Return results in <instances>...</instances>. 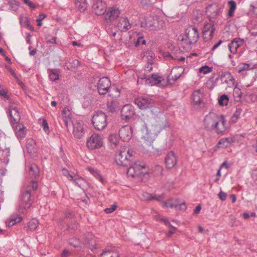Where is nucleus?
<instances>
[{"label": "nucleus", "instance_id": "f257e3e1", "mask_svg": "<svg viewBox=\"0 0 257 257\" xmlns=\"http://www.w3.org/2000/svg\"><path fill=\"white\" fill-rule=\"evenodd\" d=\"M204 123L207 129L214 131L218 134H224L227 131L228 127L222 115L210 112L205 116Z\"/></svg>", "mask_w": 257, "mask_h": 257}, {"label": "nucleus", "instance_id": "f03ea898", "mask_svg": "<svg viewBox=\"0 0 257 257\" xmlns=\"http://www.w3.org/2000/svg\"><path fill=\"white\" fill-rule=\"evenodd\" d=\"M38 188L37 182L31 181L23 190L21 196V202L18 207L19 212L25 213L26 209L30 207L33 203L32 194Z\"/></svg>", "mask_w": 257, "mask_h": 257}, {"label": "nucleus", "instance_id": "7ed1b4c3", "mask_svg": "<svg viewBox=\"0 0 257 257\" xmlns=\"http://www.w3.org/2000/svg\"><path fill=\"white\" fill-rule=\"evenodd\" d=\"M198 38L199 33L197 28L191 26L185 30L184 34L180 36L178 39L181 46L188 49L192 44L197 41Z\"/></svg>", "mask_w": 257, "mask_h": 257}, {"label": "nucleus", "instance_id": "20e7f679", "mask_svg": "<svg viewBox=\"0 0 257 257\" xmlns=\"http://www.w3.org/2000/svg\"><path fill=\"white\" fill-rule=\"evenodd\" d=\"M135 154L134 151L123 147L116 155L115 162L119 166H127L130 163V158L134 156Z\"/></svg>", "mask_w": 257, "mask_h": 257}, {"label": "nucleus", "instance_id": "39448f33", "mask_svg": "<svg viewBox=\"0 0 257 257\" xmlns=\"http://www.w3.org/2000/svg\"><path fill=\"white\" fill-rule=\"evenodd\" d=\"M148 174V171L146 170V166L144 163L140 162H136L130 166L127 171V174L133 178L136 177H141L142 176Z\"/></svg>", "mask_w": 257, "mask_h": 257}, {"label": "nucleus", "instance_id": "423d86ee", "mask_svg": "<svg viewBox=\"0 0 257 257\" xmlns=\"http://www.w3.org/2000/svg\"><path fill=\"white\" fill-rule=\"evenodd\" d=\"M92 122L94 128L98 131L103 130L107 125V116L101 111L96 112L92 118Z\"/></svg>", "mask_w": 257, "mask_h": 257}, {"label": "nucleus", "instance_id": "0eeeda50", "mask_svg": "<svg viewBox=\"0 0 257 257\" xmlns=\"http://www.w3.org/2000/svg\"><path fill=\"white\" fill-rule=\"evenodd\" d=\"M161 127L157 125L154 126L153 125L146 126L144 131V135L143 139L148 143H152L157 135L160 132Z\"/></svg>", "mask_w": 257, "mask_h": 257}, {"label": "nucleus", "instance_id": "6e6552de", "mask_svg": "<svg viewBox=\"0 0 257 257\" xmlns=\"http://www.w3.org/2000/svg\"><path fill=\"white\" fill-rule=\"evenodd\" d=\"M164 22L157 17L149 18L146 21V26L150 30H158L164 27Z\"/></svg>", "mask_w": 257, "mask_h": 257}, {"label": "nucleus", "instance_id": "1a4fd4ad", "mask_svg": "<svg viewBox=\"0 0 257 257\" xmlns=\"http://www.w3.org/2000/svg\"><path fill=\"white\" fill-rule=\"evenodd\" d=\"M214 31V25L212 22L205 24L202 30L203 37L205 41H208L213 38Z\"/></svg>", "mask_w": 257, "mask_h": 257}, {"label": "nucleus", "instance_id": "9d476101", "mask_svg": "<svg viewBox=\"0 0 257 257\" xmlns=\"http://www.w3.org/2000/svg\"><path fill=\"white\" fill-rule=\"evenodd\" d=\"M147 81L151 86L157 85L160 87H164L166 85L164 78L158 74H153L147 79Z\"/></svg>", "mask_w": 257, "mask_h": 257}, {"label": "nucleus", "instance_id": "9b49d317", "mask_svg": "<svg viewBox=\"0 0 257 257\" xmlns=\"http://www.w3.org/2000/svg\"><path fill=\"white\" fill-rule=\"evenodd\" d=\"M111 85L109 79L106 77L100 78L97 84V89L100 94H105Z\"/></svg>", "mask_w": 257, "mask_h": 257}, {"label": "nucleus", "instance_id": "f8f14e48", "mask_svg": "<svg viewBox=\"0 0 257 257\" xmlns=\"http://www.w3.org/2000/svg\"><path fill=\"white\" fill-rule=\"evenodd\" d=\"M219 78L221 83L226 84L228 87H231L234 85L235 79L233 75L229 72H222Z\"/></svg>", "mask_w": 257, "mask_h": 257}, {"label": "nucleus", "instance_id": "ddd939ff", "mask_svg": "<svg viewBox=\"0 0 257 257\" xmlns=\"http://www.w3.org/2000/svg\"><path fill=\"white\" fill-rule=\"evenodd\" d=\"M133 131L129 125H124L119 130V135L120 139L123 141L127 142L132 138Z\"/></svg>", "mask_w": 257, "mask_h": 257}, {"label": "nucleus", "instance_id": "4468645a", "mask_svg": "<svg viewBox=\"0 0 257 257\" xmlns=\"http://www.w3.org/2000/svg\"><path fill=\"white\" fill-rule=\"evenodd\" d=\"M153 103L152 99L148 97L141 96L135 100V103L142 109L149 108Z\"/></svg>", "mask_w": 257, "mask_h": 257}, {"label": "nucleus", "instance_id": "2eb2a0df", "mask_svg": "<svg viewBox=\"0 0 257 257\" xmlns=\"http://www.w3.org/2000/svg\"><path fill=\"white\" fill-rule=\"evenodd\" d=\"M106 4L101 0H96L92 6V9L97 15H102L106 12Z\"/></svg>", "mask_w": 257, "mask_h": 257}, {"label": "nucleus", "instance_id": "dca6fc26", "mask_svg": "<svg viewBox=\"0 0 257 257\" xmlns=\"http://www.w3.org/2000/svg\"><path fill=\"white\" fill-rule=\"evenodd\" d=\"M12 126L15 132V134L18 139H22L26 136L27 129L23 124L18 122Z\"/></svg>", "mask_w": 257, "mask_h": 257}, {"label": "nucleus", "instance_id": "f3484780", "mask_svg": "<svg viewBox=\"0 0 257 257\" xmlns=\"http://www.w3.org/2000/svg\"><path fill=\"white\" fill-rule=\"evenodd\" d=\"M184 72V69L182 67H177L173 68L170 73V75L168 77V82H170L172 80L175 81L178 80Z\"/></svg>", "mask_w": 257, "mask_h": 257}, {"label": "nucleus", "instance_id": "a211bd4d", "mask_svg": "<svg viewBox=\"0 0 257 257\" xmlns=\"http://www.w3.org/2000/svg\"><path fill=\"white\" fill-rule=\"evenodd\" d=\"M134 114V107L130 104H126L123 106L121 110V115L123 119L128 120L131 118Z\"/></svg>", "mask_w": 257, "mask_h": 257}, {"label": "nucleus", "instance_id": "6ab92c4d", "mask_svg": "<svg viewBox=\"0 0 257 257\" xmlns=\"http://www.w3.org/2000/svg\"><path fill=\"white\" fill-rule=\"evenodd\" d=\"M73 133L76 138H80L83 135L84 128L82 122L77 121L73 124Z\"/></svg>", "mask_w": 257, "mask_h": 257}, {"label": "nucleus", "instance_id": "aec40b11", "mask_svg": "<svg viewBox=\"0 0 257 257\" xmlns=\"http://www.w3.org/2000/svg\"><path fill=\"white\" fill-rule=\"evenodd\" d=\"M9 114L10 116V120L11 125L16 124L19 122L20 120V115L18 109L16 107H13L9 109Z\"/></svg>", "mask_w": 257, "mask_h": 257}, {"label": "nucleus", "instance_id": "412c9836", "mask_svg": "<svg viewBox=\"0 0 257 257\" xmlns=\"http://www.w3.org/2000/svg\"><path fill=\"white\" fill-rule=\"evenodd\" d=\"M165 163L167 168L169 169L176 165L177 160L174 152L171 151L167 154L165 158Z\"/></svg>", "mask_w": 257, "mask_h": 257}, {"label": "nucleus", "instance_id": "4be33fe9", "mask_svg": "<svg viewBox=\"0 0 257 257\" xmlns=\"http://www.w3.org/2000/svg\"><path fill=\"white\" fill-rule=\"evenodd\" d=\"M243 39L240 38L234 39L228 45L230 52L232 54H235L237 49L243 45Z\"/></svg>", "mask_w": 257, "mask_h": 257}, {"label": "nucleus", "instance_id": "5701e85b", "mask_svg": "<svg viewBox=\"0 0 257 257\" xmlns=\"http://www.w3.org/2000/svg\"><path fill=\"white\" fill-rule=\"evenodd\" d=\"M117 28L119 31L125 32L131 28V25L127 18H121L117 24Z\"/></svg>", "mask_w": 257, "mask_h": 257}, {"label": "nucleus", "instance_id": "b1692460", "mask_svg": "<svg viewBox=\"0 0 257 257\" xmlns=\"http://www.w3.org/2000/svg\"><path fill=\"white\" fill-rule=\"evenodd\" d=\"M119 10L115 7L109 8L105 15V19L110 21L115 20L119 15Z\"/></svg>", "mask_w": 257, "mask_h": 257}, {"label": "nucleus", "instance_id": "393cba45", "mask_svg": "<svg viewBox=\"0 0 257 257\" xmlns=\"http://www.w3.org/2000/svg\"><path fill=\"white\" fill-rule=\"evenodd\" d=\"M103 138L101 135L94 133L87 140V144L103 145Z\"/></svg>", "mask_w": 257, "mask_h": 257}, {"label": "nucleus", "instance_id": "a878e982", "mask_svg": "<svg viewBox=\"0 0 257 257\" xmlns=\"http://www.w3.org/2000/svg\"><path fill=\"white\" fill-rule=\"evenodd\" d=\"M203 98V92L200 89L195 90L192 93V100L194 105H198L201 103Z\"/></svg>", "mask_w": 257, "mask_h": 257}, {"label": "nucleus", "instance_id": "bb28decb", "mask_svg": "<svg viewBox=\"0 0 257 257\" xmlns=\"http://www.w3.org/2000/svg\"><path fill=\"white\" fill-rule=\"evenodd\" d=\"M100 257H120L119 252L115 250H105L100 254Z\"/></svg>", "mask_w": 257, "mask_h": 257}, {"label": "nucleus", "instance_id": "cd10ccee", "mask_svg": "<svg viewBox=\"0 0 257 257\" xmlns=\"http://www.w3.org/2000/svg\"><path fill=\"white\" fill-rule=\"evenodd\" d=\"M49 77L50 80L53 81H56L59 79L60 72L57 69H49L48 70Z\"/></svg>", "mask_w": 257, "mask_h": 257}, {"label": "nucleus", "instance_id": "c85d7f7f", "mask_svg": "<svg viewBox=\"0 0 257 257\" xmlns=\"http://www.w3.org/2000/svg\"><path fill=\"white\" fill-rule=\"evenodd\" d=\"M75 5L76 8L81 12L84 11L87 7L86 0H77Z\"/></svg>", "mask_w": 257, "mask_h": 257}, {"label": "nucleus", "instance_id": "c756f323", "mask_svg": "<svg viewBox=\"0 0 257 257\" xmlns=\"http://www.w3.org/2000/svg\"><path fill=\"white\" fill-rule=\"evenodd\" d=\"M228 5L229 8L228 16L229 17H232L234 15V11L236 9V3L234 1L231 0L228 2Z\"/></svg>", "mask_w": 257, "mask_h": 257}, {"label": "nucleus", "instance_id": "7c9ffc66", "mask_svg": "<svg viewBox=\"0 0 257 257\" xmlns=\"http://www.w3.org/2000/svg\"><path fill=\"white\" fill-rule=\"evenodd\" d=\"M62 118L65 122L67 123L68 120L70 119L71 112L68 108L65 107L62 111Z\"/></svg>", "mask_w": 257, "mask_h": 257}, {"label": "nucleus", "instance_id": "2f4dec72", "mask_svg": "<svg viewBox=\"0 0 257 257\" xmlns=\"http://www.w3.org/2000/svg\"><path fill=\"white\" fill-rule=\"evenodd\" d=\"M233 94L235 101H239L240 99L242 96V92L237 85L233 89Z\"/></svg>", "mask_w": 257, "mask_h": 257}, {"label": "nucleus", "instance_id": "473e14b6", "mask_svg": "<svg viewBox=\"0 0 257 257\" xmlns=\"http://www.w3.org/2000/svg\"><path fill=\"white\" fill-rule=\"evenodd\" d=\"M149 148L147 150L149 151V152L147 153L149 154L150 155H160L162 153V150L161 149H160L159 148H156L154 147V146H149Z\"/></svg>", "mask_w": 257, "mask_h": 257}, {"label": "nucleus", "instance_id": "72a5a7b5", "mask_svg": "<svg viewBox=\"0 0 257 257\" xmlns=\"http://www.w3.org/2000/svg\"><path fill=\"white\" fill-rule=\"evenodd\" d=\"M229 100V97L226 94H223L219 97L218 103L221 106H226L228 104Z\"/></svg>", "mask_w": 257, "mask_h": 257}, {"label": "nucleus", "instance_id": "f704fd0d", "mask_svg": "<svg viewBox=\"0 0 257 257\" xmlns=\"http://www.w3.org/2000/svg\"><path fill=\"white\" fill-rule=\"evenodd\" d=\"M235 139L234 138H226L221 139L218 143V145H224V144H232V143H235L236 142L235 141Z\"/></svg>", "mask_w": 257, "mask_h": 257}, {"label": "nucleus", "instance_id": "c9c22d12", "mask_svg": "<svg viewBox=\"0 0 257 257\" xmlns=\"http://www.w3.org/2000/svg\"><path fill=\"white\" fill-rule=\"evenodd\" d=\"M212 70V68L210 67L207 65L203 66L200 67L198 70V73L199 74H203V75H205L209 73Z\"/></svg>", "mask_w": 257, "mask_h": 257}, {"label": "nucleus", "instance_id": "e433bc0d", "mask_svg": "<svg viewBox=\"0 0 257 257\" xmlns=\"http://www.w3.org/2000/svg\"><path fill=\"white\" fill-rule=\"evenodd\" d=\"M29 173L34 177L39 176V171L38 167L36 165H32L30 168Z\"/></svg>", "mask_w": 257, "mask_h": 257}, {"label": "nucleus", "instance_id": "4c0bfd02", "mask_svg": "<svg viewBox=\"0 0 257 257\" xmlns=\"http://www.w3.org/2000/svg\"><path fill=\"white\" fill-rule=\"evenodd\" d=\"M38 222L36 219H33L29 221L28 223V227L30 230H35L38 226Z\"/></svg>", "mask_w": 257, "mask_h": 257}, {"label": "nucleus", "instance_id": "58836bf2", "mask_svg": "<svg viewBox=\"0 0 257 257\" xmlns=\"http://www.w3.org/2000/svg\"><path fill=\"white\" fill-rule=\"evenodd\" d=\"M22 220V217L21 216V215H18L17 217H12L9 222V225L13 226L14 224L20 222V221H21Z\"/></svg>", "mask_w": 257, "mask_h": 257}, {"label": "nucleus", "instance_id": "ea45409f", "mask_svg": "<svg viewBox=\"0 0 257 257\" xmlns=\"http://www.w3.org/2000/svg\"><path fill=\"white\" fill-rule=\"evenodd\" d=\"M22 220V217L21 216V215H18L17 217H12L9 222V225L13 226L14 224L20 222V221H21Z\"/></svg>", "mask_w": 257, "mask_h": 257}, {"label": "nucleus", "instance_id": "a19ab883", "mask_svg": "<svg viewBox=\"0 0 257 257\" xmlns=\"http://www.w3.org/2000/svg\"><path fill=\"white\" fill-rule=\"evenodd\" d=\"M162 220L165 222L166 225H168L170 227L172 228V230H170L167 234V236L170 237L174 233V231H175L177 228L172 226L166 219H162Z\"/></svg>", "mask_w": 257, "mask_h": 257}, {"label": "nucleus", "instance_id": "79ce46f5", "mask_svg": "<svg viewBox=\"0 0 257 257\" xmlns=\"http://www.w3.org/2000/svg\"><path fill=\"white\" fill-rule=\"evenodd\" d=\"M108 141L112 145H117L119 143V138L115 134H110L108 138Z\"/></svg>", "mask_w": 257, "mask_h": 257}, {"label": "nucleus", "instance_id": "37998d69", "mask_svg": "<svg viewBox=\"0 0 257 257\" xmlns=\"http://www.w3.org/2000/svg\"><path fill=\"white\" fill-rule=\"evenodd\" d=\"M211 9L214 10V12L211 14V16L212 17H215L220 13V9L218 8V7L217 6L215 5V6H210L209 7H208L207 8V11L208 12H211Z\"/></svg>", "mask_w": 257, "mask_h": 257}, {"label": "nucleus", "instance_id": "c03bdc74", "mask_svg": "<svg viewBox=\"0 0 257 257\" xmlns=\"http://www.w3.org/2000/svg\"><path fill=\"white\" fill-rule=\"evenodd\" d=\"M159 54L160 56L163 57L164 58L167 59H176L175 57L172 56L169 52H165L163 50H160L159 51Z\"/></svg>", "mask_w": 257, "mask_h": 257}, {"label": "nucleus", "instance_id": "a18cd8bd", "mask_svg": "<svg viewBox=\"0 0 257 257\" xmlns=\"http://www.w3.org/2000/svg\"><path fill=\"white\" fill-rule=\"evenodd\" d=\"M141 200L144 201H149L153 200V195L147 192H143L140 197Z\"/></svg>", "mask_w": 257, "mask_h": 257}, {"label": "nucleus", "instance_id": "49530a36", "mask_svg": "<svg viewBox=\"0 0 257 257\" xmlns=\"http://www.w3.org/2000/svg\"><path fill=\"white\" fill-rule=\"evenodd\" d=\"M27 151H28V153L30 154V155L34 158L37 156L36 155V149H34V146H27Z\"/></svg>", "mask_w": 257, "mask_h": 257}, {"label": "nucleus", "instance_id": "de8ad7c7", "mask_svg": "<svg viewBox=\"0 0 257 257\" xmlns=\"http://www.w3.org/2000/svg\"><path fill=\"white\" fill-rule=\"evenodd\" d=\"M88 170L89 171L93 174L95 177L99 178L100 179V180L103 182V178L100 175V174L98 173V172L97 171V170H95L94 169L92 168H88Z\"/></svg>", "mask_w": 257, "mask_h": 257}, {"label": "nucleus", "instance_id": "09e8293b", "mask_svg": "<svg viewBox=\"0 0 257 257\" xmlns=\"http://www.w3.org/2000/svg\"><path fill=\"white\" fill-rule=\"evenodd\" d=\"M216 84V82L213 78L209 79L206 82L207 88L210 90L213 89Z\"/></svg>", "mask_w": 257, "mask_h": 257}, {"label": "nucleus", "instance_id": "8fccbe9b", "mask_svg": "<svg viewBox=\"0 0 257 257\" xmlns=\"http://www.w3.org/2000/svg\"><path fill=\"white\" fill-rule=\"evenodd\" d=\"M9 5L13 10L16 11L19 5V3L15 0H12L9 2Z\"/></svg>", "mask_w": 257, "mask_h": 257}, {"label": "nucleus", "instance_id": "3c124183", "mask_svg": "<svg viewBox=\"0 0 257 257\" xmlns=\"http://www.w3.org/2000/svg\"><path fill=\"white\" fill-rule=\"evenodd\" d=\"M164 206L167 207H169L170 208H175V209H177L178 203H174L173 200H170L165 202Z\"/></svg>", "mask_w": 257, "mask_h": 257}, {"label": "nucleus", "instance_id": "603ef678", "mask_svg": "<svg viewBox=\"0 0 257 257\" xmlns=\"http://www.w3.org/2000/svg\"><path fill=\"white\" fill-rule=\"evenodd\" d=\"M118 103L115 101H112L110 103H108V107L110 111H112L114 110L115 108L117 106Z\"/></svg>", "mask_w": 257, "mask_h": 257}, {"label": "nucleus", "instance_id": "864d4df0", "mask_svg": "<svg viewBox=\"0 0 257 257\" xmlns=\"http://www.w3.org/2000/svg\"><path fill=\"white\" fill-rule=\"evenodd\" d=\"M42 126L45 132L47 134H48L49 132V125L45 119L43 120Z\"/></svg>", "mask_w": 257, "mask_h": 257}, {"label": "nucleus", "instance_id": "5fc2aeb1", "mask_svg": "<svg viewBox=\"0 0 257 257\" xmlns=\"http://www.w3.org/2000/svg\"><path fill=\"white\" fill-rule=\"evenodd\" d=\"M249 65L247 64L242 63L239 65L238 68V72H241L243 71L247 70L248 69Z\"/></svg>", "mask_w": 257, "mask_h": 257}, {"label": "nucleus", "instance_id": "6e6d98bb", "mask_svg": "<svg viewBox=\"0 0 257 257\" xmlns=\"http://www.w3.org/2000/svg\"><path fill=\"white\" fill-rule=\"evenodd\" d=\"M116 208L117 205L116 204H113L111 207L105 209L104 212L107 214H109L114 211L116 209Z\"/></svg>", "mask_w": 257, "mask_h": 257}, {"label": "nucleus", "instance_id": "4d7b16f0", "mask_svg": "<svg viewBox=\"0 0 257 257\" xmlns=\"http://www.w3.org/2000/svg\"><path fill=\"white\" fill-rule=\"evenodd\" d=\"M62 172L63 175L66 176L68 178H70V180H73V176L69 174V172L67 169L62 168Z\"/></svg>", "mask_w": 257, "mask_h": 257}, {"label": "nucleus", "instance_id": "13d9d810", "mask_svg": "<svg viewBox=\"0 0 257 257\" xmlns=\"http://www.w3.org/2000/svg\"><path fill=\"white\" fill-rule=\"evenodd\" d=\"M187 207L185 202H181L180 204L178 203V207L176 210H179L181 211H185L186 210Z\"/></svg>", "mask_w": 257, "mask_h": 257}, {"label": "nucleus", "instance_id": "bf43d9fd", "mask_svg": "<svg viewBox=\"0 0 257 257\" xmlns=\"http://www.w3.org/2000/svg\"><path fill=\"white\" fill-rule=\"evenodd\" d=\"M253 13L257 15V0H255L250 6Z\"/></svg>", "mask_w": 257, "mask_h": 257}, {"label": "nucleus", "instance_id": "052dcab7", "mask_svg": "<svg viewBox=\"0 0 257 257\" xmlns=\"http://www.w3.org/2000/svg\"><path fill=\"white\" fill-rule=\"evenodd\" d=\"M23 1L30 8L32 9H35L36 8V5L31 0H23Z\"/></svg>", "mask_w": 257, "mask_h": 257}, {"label": "nucleus", "instance_id": "680f3d73", "mask_svg": "<svg viewBox=\"0 0 257 257\" xmlns=\"http://www.w3.org/2000/svg\"><path fill=\"white\" fill-rule=\"evenodd\" d=\"M146 44V41L143 37H139L138 38L137 41L136 43V45L138 46L140 44L145 45Z\"/></svg>", "mask_w": 257, "mask_h": 257}, {"label": "nucleus", "instance_id": "e2e57ef3", "mask_svg": "<svg viewBox=\"0 0 257 257\" xmlns=\"http://www.w3.org/2000/svg\"><path fill=\"white\" fill-rule=\"evenodd\" d=\"M226 196H227L226 194L222 191H220L218 194V197H219V199L222 201L225 200Z\"/></svg>", "mask_w": 257, "mask_h": 257}, {"label": "nucleus", "instance_id": "0e129e2a", "mask_svg": "<svg viewBox=\"0 0 257 257\" xmlns=\"http://www.w3.org/2000/svg\"><path fill=\"white\" fill-rule=\"evenodd\" d=\"M239 114L235 112L231 118V121L232 122H235L239 117Z\"/></svg>", "mask_w": 257, "mask_h": 257}, {"label": "nucleus", "instance_id": "69168bd1", "mask_svg": "<svg viewBox=\"0 0 257 257\" xmlns=\"http://www.w3.org/2000/svg\"><path fill=\"white\" fill-rule=\"evenodd\" d=\"M147 57L150 56L151 58V59L149 60V63L152 64L153 62V60L155 58L154 54L152 52H149L147 53Z\"/></svg>", "mask_w": 257, "mask_h": 257}, {"label": "nucleus", "instance_id": "338daca9", "mask_svg": "<svg viewBox=\"0 0 257 257\" xmlns=\"http://www.w3.org/2000/svg\"><path fill=\"white\" fill-rule=\"evenodd\" d=\"M164 199V195L162 194V195H158V196H157V195H155V196H153V199H155V200H158V201H160L162 199Z\"/></svg>", "mask_w": 257, "mask_h": 257}, {"label": "nucleus", "instance_id": "774afa93", "mask_svg": "<svg viewBox=\"0 0 257 257\" xmlns=\"http://www.w3.org/2000/svg\"><path fill=\"white\" fill-rule=\"evenodd\" d=\"M70 254L69 251L68 250L65 249L63 251L61 254L62 257H68Z\"/></svg>", "mask_w": 257, "mask_h": 257}]
</instances>
